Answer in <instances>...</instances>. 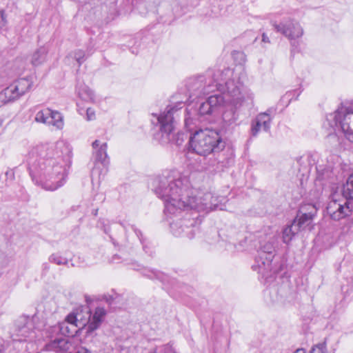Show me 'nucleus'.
Listing matches in <instances>:
<instances>
[{
    "mask_svg": "<svg viewBox=\"0 0 353 353\" xmlns=\"http://www.w3.org/2000/svg\"><path fill=\"white\" fill-rule=\"evenodd\" d=\"M259 353H279V350L274 347H264L260 351Z\"/></svg>",
    "mask_w": 353,
    "mask_h": 353,
    "instance_id": "32",
    "label": "nucleus"
},
{
    "mask_svg": "<svg viewBox=\"0 0 353 353\" xmlns=\"http://www.w3.org/2000/svg\"><path fill=\"white\" fill-rule=\"evenodd\" d=\"M76 353H92L89 350L82 347Z\"/></svg>",
    "mask_w": 353,
    "mask_h": 353,
    "instance_id": "35",
    "label": "nucleus"
},
{
    "mask_svg": "<svg viewBox=\"0 0 353 353\" xmlns=\"http://www.w3.org/2000/svg\"><path fill=\"white\" fill-rule=\"evenodd\" d=\"M190 145L195 153L205 157L222 150L225 143L216 131L206 128L195 132L190 139Z\"/></svg>",
    "mask_w": 353,
    "mask_h": 353,
    "instance_id": "5",
    "label": "nucleus"
},
{
    "mask_svg": "<svg viewBox=\"0 0 353 353\" xmlns=\"http://www.w3.org/2000/svg\"><path fill=\"white\" fill-rule=\"evenodd\" d=\"M188 119L185 118V123L186 125H188Z\"/></svg>",
    "mask_w": 353,
    "mask_h": 353,
    "instance_id": "40",
    "label": "nucleus"
},
{
    "mask_svg": "<svg viewBox=\"0 0 353 353\" xmlns=\"http://www.w3.org/2000/svg\"><path fill=\"white\" fill-rule=\"evenodd\" d=\"M49 261L51 263H54L57 265H67L68 263V260L63 257L62 256L58 254H52L49 257Z\"/></svg>",
    "mask_w": 353,
    "mask_h": 353,
    "instance_id": "26",
    "label": "nucleus"
},
{
    "mask_svg": "<svg viewBox=\"0 0 353 353\" xmlns=\"http://www.w3.org/2000/svg\"><path fill=\"white\" fill-rule=\"evenodd\" d=\"M48 50L45 46H41L36 50L31 57V63L37 66L44 63L47 61Z\"/></svg>",
    "mask_w": 353,
    "mask_h": 353,
    "instance_id": "22",
    "label": "nucleus"
},
{
    "mask_svg": "<svg viewBox=\"0 0 353 353\" xmlns=\"http://www.w3.org/2000/svg\"><path fill=\"white\" fill-rule=\"evenodd\" d=\"M232 73L229 68H225L223 70H217L214 72L208 71V77L200 75L190 78L187 83L190 98L199 97L212 92L215 88L221 90L223 86L221 82L225 83L227 78L231 76Z\"/></svg>",
    "mask_w": 353,
    "mask_h": 353,
    "instance_id": "4",
    "label": "nucleus"
},
{
    "mask_svg": "<svg viewBox=\"0 0 353 353\" xmlns=\"http://www.w3.org/2000/svg\"><path fill=\"white\" fill-rule=\"evenodd\" d=\"M350 203L345 200H331L327 205L326 212L330 217L335 221H339L351 214Z\"/></svg>",
    "mask_w": 353,
    "mask_h": 353,
    "instance_id": "16",
    "label": "nucleus"
},
{
    "mask_svg": "<svg viewBox=\"0 0 353 353\" xmlns=\"http://www.w3.org/2000/svg\"><path fill=\"white\" fill-rule=\"evenodd\" d=\"M310 353H326V343L325 341L315 345Z\"/></svg>",
    "mask_w": 353,
    "mask_h": 353,
    "instance_id": "27",
    "label": "nucleus"
},
{
    "mask_svg": "<svg viewBox=\"0 0 353 353\" xmlns=\"http://www.w3.org/2000/svg\"><path fill=\"white\" fill-rule=\"evenodd\" d=\"M343 192L346 198L353 199V173L349 176Z\"/></svg>",
    "mask_w": 353,
    "mask_h": 353,
    "instance_id": "25",
    "label": "nucleus"
},
{
    "mask_svg": "<svg viewBox=\"0 0 353 353\" xmlns=\"http://www.w3.org/2000/svg\"><path fill=\"white\" fill-rule=\"evenodd\" d=\"M272 120V117L270 116L269 110L258 114L251 121L250 136L256 137L261 128L265 132H269Z\"/></svg>",
    "mask_w": 353,
    "mask_h": 353,
    "instance_id": "17",
    "label": "nucleus"
},
{
    "mask_svg": "<svg viewBox=\"0 0 353 353\" xmlns=\"http://www.w3.org/2000/svg\"><path fill=\"white\" fill-rule=\"evenodd\" d=\"M328 138H329V139H334V138H336V135H335V134H330L328 136Z\"/></svg>",
    "mask_w": 353,
    "mask_h": 353,
    "instance_id": "39",
    "label": "nucleus"
},
{
    "mask_svg": "<svg viewBox=\"0 0 353 353\" xmlns=\"http://www.w3.org/2000/svg\"><path fill=\"white\" fill-rule=\"evenodd\" d=\"M38 320L37 316H21L16 322L14 340L19 341H32L37 337V327L35 325Z\"/></svg>",
    "mask_w": 353,
    "mask_h": 353,
    "instance_id": "10",
    "label": "nucleus"
},
{
    "mask_svg": "<svg viewBox=\"0 0 353 353\" xmlns=\"http://www.w3.org/2000/svg\"><path fill=\"white\" fill-rule=\"evenodd\" d=\"M276 243V236L275 235H273L272 236L270 237L267 242L261 243L260 250L257 252V254L274 258Z\"/></svg>",
    "mask_w": 353,
    "mask_h": 353,
    "instance_id": "20",
    "label": "nucleus"
},
{
    "mask_svg": "<svg viewBox=\"0 0 353 353\" xmlns=\"http://www.w3.org/2000/svg\"><path fill=\"white\" fill-rule=\"evenodd\" d=\"M43 269L46 270H48L49 269V265L48 263H44L43 265Z\"/></svg>",
    "mask_w": 353,
    "mask_h": 353,
    "instance_id": "38",
    "label": "nucleus"
},
{
    "mask_svg": "<svg viewBox=\"0 0 353 353\" xmlns=\"http://www.w3.org/2000/svg\"><path fill=\"white\" fill-rule=\"evenodd\" d=\"M71 159V148L63 141L39 144L28 152L30 175L43 189L54 191L65 183Z\"/></svg>",
    "mask_w": 353,
    "mask_h": 353,
    "instance_id": "2",
    "label": "nucleus"
},
{
    "mask_svg": "<svg viewBox=\"0 0 353 353\" xmlns=\"http://www.w3.org/2000/svg\"><path fill=\"white\" fill-rule=\"evenodd\" d=\"M152 186L155 194L164 202L165 214L176 236L192 239L199 231L201 223L199 216L191 217L185 210L208 212L216 209L223 210L219 201L222 202L225 198L193 189L189 179L177 171L165 172L157 176Z\"/></svg>",
    "mask_w": 353,
    "mask_h": 353,
    "instance_id": "1",
    "label": "nucleus"
},
{
    "mask_svg": "<svg viewBox=\"0 0 353 353\" xmlns=\"http://www.w3.org/2000/svg\"><path fill=\"white\" fill-rule=\"evenodd\" d=\"M294 353H305L304 349H297Z\"/></svg>",
    "mask_w": 353,
    "mask_h": 353,
    "instance_id": "37",
    "label": "nucleus"
},
{
    "mask_svg": "<svg viewBox=\"0 0 353 353\" xmlns=\"http://www.w3.org/2000/svg\"><path fill=\"white\" fill-rule=\"evenodd\" d=\"M32 85V81L30 77L19 79L0 93V99L4 103L14 101L24 94Z\"/></svg>",
    "mask_w": 353,
    "mask_h": 353,
    "instance_id": "11",
    "label": "nucleus"
},
{
    "mask_svg": "<svg viewBox=\"0 0 353 353\" xmlns=\"http://www.w3.org/2000/svg\"><path fill=\"white\" fill-rule=\"evenodd\" d=\"M225 86V90L223 93L212 95L205 101L201 103L197 109L200 117L219 114L228 103L236 108L242 105L246 97L242 93L240 86L233 80L226 81ZM247 98L252 99V94H248Z\"/></svg>",
    "mask_w": 353,
    "mask_h": 353,
    "instance_id": "3",
    "label": "nucleus"
},
{
    "mask_svg": "<svg viewBox=\"0 0 353 353\" xmlns=\"http://www.w3.org/2000/svg\"><path fill=\"white\" fill-rule=\"evenodd\" d=\"M72 55L79 65L85 61V53L81 50H75L72 52Z\"/></svg>",
    "mask_w": 353,
    "mask_h": 353,
    "instance_id": "29",
    "label": "nucleus"
},
{
    "mask_svg": "<svg viewBox=\"0 0 353 353\" xmlns=\"http://www.w3.org/2000/svg\"><path fill=\"white\" fill-rule=\"evenodd\" d=\"M330 172L328 170L324 171L321 167L317 168V179L319 180H324L329 177Z\"/></svg>",
    "mask_w": 353,
    "mask_h": 353,
    "instance_id": "30",
    "label": "nucleus"
},
{
    "mask_svg": "<svg viewBox=\"0 0 353 353\" xmlns=\"http://www.w3.org/2000/svg\"><path fill=\"white\" fill-rule=\"evenodd\" d=\"M0 17L1 18V20L3 21V15L2 14H0ZM3 23V21H2Z\"/></svg>",
    "mask_w": 353,
    "mask_h": 353,
    "instance_id": "41",
    "label": "nucleus"
},
{
    "mask_svg": "<svg viewBox=\"0 0 353 353\" xmlns=\"http://www.w3.org/2000/svg\"><path fill=\"white\" fill-rule=\"evenodd\" d=\"M240 106H239V108ZM223 108H226L223 112V120L228 125L234 123L238 118L239 115L234 109H236L232 103H228L226 106ZM238 108V107H237Z\"/></svg>",
    "mask_w": 353,
    "mask_h": 353,
    "instance_id": "21",
    "label": "nucleus"
},
{
    "mask_svg": "<svg viewBox=\"0 0 353 353\" xmlns=\"http://www.w3.org/2000/svg\"><path fill=\"white\" fill-rule=\"evenodd\" d=\"M183 107L182 102H178L174 105H168L165 110L160 113L152 114L156 117L159 126V132L157 134V139L161 144H166L172 141L175 128V119L178 116L177 112Z\"/></svg>",
    "mask_w": 353,
    "mask_h": 353,
    "instance_id": "7",
    "label": "nucleus"
},
{
    "mask_svg": "<svg viewBox=\"0 0 353 353\" xmlns=\"http://www.w3.org/2000/svg\"><path fill=\"white\" fill-rule=\"evenodd\" d=\"M316 212L317 208L315 205L311 203L303 204L301 206L293 223L297 225L296 228H299V231L305 230L310 226Z\"/></svg>",
    "mask_w": 353,
    "mask_h": 353,
    "instance_id": "14",
    "label": "nucleus"
},
{
    "mask_svg": "<svg viewBox=\"0 0 353 353\" xmlns=\"http://www.w3.org/2000/svg\"><path fill=\"white\" fill-rule=\"evenodd\" d=\"M72 344L68 339L63 338L57 339L46 345V349L49 351H54L60 353H68L70 352Z\"/></svg>",
    "mask_w": 353,
    "mask_h": 353,
    "instance_id": "19",
    "label": "nucleus"
},
{
    "mask_svg": "<svg viewBox=\"0 0 353 353\" xmlns=\"http://www.w3.org/2000/svg\"><path fill=\"white\" fill-rule=\"evenodd\" d=\"M150 353H174V350L172 346L165 345L156 348Z\"/></svg>",
    "mask_w": 353,
    "mask_h": 353,
    "instance_id": "28",
    "label": "nucleus"
},
{
    "mask_svg": "<svg viewBox=\"0 0 353 353\" xmlns=\"http://www.w3.org/2000/svg\"><path fill=\"white\" fill-rule=\"evenodd\" d=\"M262 41L268 43L270 42L269 37L265 33H263L262 34Z\"/></svg>",
    "mask_w": 353,
    "mask_h": 353,
    "instance_id": "33",
    "label": "nucleus"
},
{
    "mask_svg": "<svg viewBox=\"0 0 353 353\" xmlns=\"http://www.w3.org/2000/svg\"><path fill=\"white\" fill-rule=\"evenodd\" d=\"M119 353H129V349L126 347H121Z\"/></svg>",
    "mask_w": 353,
    "mask_h": 353,
    "instance_id": "36",
    "label": "nucleus"
},
{
    "mask_svg": "<svg viewBox=\"0 0 353 353\" xmlns=\"http://www.w3.org/2000/svg\"><path fill=\"white\" fill-rule=\"evenodd\" d=\"M272 26L277 32L282 34L290 41L293 50L298 48L299 42L296 40L304 33L303 28L298 21L289 19L279 24L273 22Z\"/></svg>",
    "mask_w": 353,
    "mask_h": 353,
    "instance_id": "9",
    "label": "nucleus"
},
{
    "mask_svg": "<svg viewBox=\"0 0 353 353\" xmlns=\"http://www.w3.org/2000/svg\"><path fill=\"white\" fill-rule=\"evenodd\" d=\"M106 311L103 307H98L95 309L93 315L89 314L88 330L90 332L97 330L103 320Z\"/></svg>",
    "mask_w": 353,
    "mask_h": 353,
    "instance_id": "18",
    "label": "nucleus"
},
{
    "mask_svg": "<svg viewBox=\"0 0 353 353\" xmlns=\"http://www.w3.org/2000/svg\"><path fill=\"white\" fill-rule=\"evenodd\" d=\"M94 119H95V111L91 108H88L86 110V120L92 121Z\"/></svg>",
    "mask_w": 353,
    "mask_h": 353,
    "instance_id": "31",
    "label": "nucleus"
},
{
    "mask_svg": "<svg viewBox=\"0 0 353 353\" xmlns=\"http://www.w3.org/2000/svg\"><path fill=\"white\" fill-rule=\"evenodd\" d=\"M326 122L335 132H342L353 143V101L341 103L334 112L327 115Z\"/></svg>",
    "mask_w": 353,
    "mask_h": 353,
    "instance_id": "6",
    "label": "nucleus"
},
{
    "mask_svg": "<svg viewBox=\"0 0 353 353\" xmlns=\"http://www.w3.org/2000/svg\"><path fill=\"white\" fill-rule=\"evenodd\" d=\"M134 232L137 236L139 238L141 242H142V233L139 230L134 229Z\"/></svg>",
    "mask_w": 353,
    "mask_h": 353,
    "instance_id": "34",
    "label": "nucleus"
},
{
    "mask_svg": "<svg viewBox=\"0 0 353 353\" xmlns=\"http://www.w3.org/2000/svg\"><path fill=\"white\" fill-rule=\"evenodd\" d=\"M274 258L257 254L254 263L252 265L254 271L257 272L265 280L271 279L275 274L282 270L284 265L280 261L274 260Z\"/></svg>",
    "mask_w": 353,
    "mask_h": 353,
    "instance_id": "8",
    "label": "nucleus"
},
{
    "mask_svg": "<svg viewBox=\"0 0 353 353\" xmlns=\"http://www.w3.org/2000/svg\"><path fill=\"white\" fill-rule=\"evenodd\" d=\"M80 314L74 312L69 314L65 321L58 325L52 327L53 332H60L62 335L73 336L77 332V327H83L85 323L79 319Z\"/></svg>",
    "mask_w": 353,
    "mask_h": 353,
    "instance_id": "13",
    "label": "nucleus"
},
{
    "mask_svg": "<svg viewBox=\"0 0 353 353\" xmlns=\"http://www.w3.org/2000/svg\"><path fill=\"white\" fill-rule=\"evenodd\" d=\"M77 93L79 98L85 101H93L94 94L93 91L86 85L79 83L77 85Z\"/></svg>",
    "mask_w": 353,
    "mask_h": 353,
    "instance_id": "23",
    "label": "nucleus"
},
{
    "mask_svg": "<svg viewBox=\"0 0 353 353\" xmlns=\"http://www.w3.org/2000/svg\"><path fill=\"white\" fill-rule=\"evenodd\" d=\"M295 223H292L290 225L287 226L283 231V241L285 243H288L294 237V236L299 231Z\"/></svg>",
    "mask_w": 353,
    "mask_h": 353,
    "instance_id": "24",
    "label": "nucleus"
},
{
    "mask_svg": "<svg viewBox=\"0 0 353 353\" xmlns=\"http://www.w3.org/2000/svg\"><path fill=\"white\" fill-rule=\"evenodd\" d=\"M92 148L94 150L95 158L97 163L95 164L92 171V180H94V178L97 175L99 179H101V171H100V168L99 166V163H100L103 166V169L104 171L103 176L107 172V165L109 163L108 159V154H107V148L108 145L106 143H101L99 140H95L92 144Z\"/></svg>",
    "mask_w": 353,
    "mask_h": 353,
    "instance_id": "12",
    "label": "nucleus"
},
{
    "mask_svg": "<svg viewBox=\"0 0 353 353\" xmlns=\"http://www.w3.org/2000/svg\"><path fill=\"white\" fill-rule=\"evenodd\" d=\"M34 120L38 123L52 125L58 130L62 129L64 125L61 114L49 108H45L38 111L35 115Z\"/></svg>",
    "mask_w": 353,
    "mask_h": 353,
    "instance_id": "15",
    "label": "nucleus"
}]
</instances>
